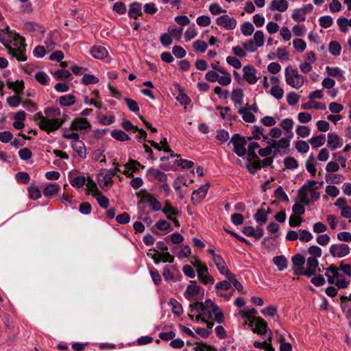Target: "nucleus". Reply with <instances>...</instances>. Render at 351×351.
Here are the masks:
<instances>
[{
  "label": "nucleus",
  "mask_w": 351,
  "mask_h": 351,
  "mask_svg": "<svg viewBox=\"0 0 351 351\" xmlns=\"http://www.w3.org/2000/svg\"><path fill=\"white\" fill-rule=\"evenodd\" d=\"M60 189V186L59 184L56 183H48L45 185L43 192L45 197H49L57 194Z\"/></svg>",
  "instance_id": "nucleus-36"
},
{
  "label": "nucleus",
  "mask_w": 351,
  "mask_h": 351,
  "mask_svg": "<svg viewBox=\"0 0 351 351\" xmlns=\"http://www.w3.org/2000/svg\"><path fill=\"white\" fill-rule=\"evenodd\" d=\"M318 265V260L315 257H308L306 262V268L304 269L303 275L310 277L315 274Z\"/></svg>",
  "instance_id": "nucleus-26"
},
{
  "label": "nucleus",
  "mask_w": 351,
  "mask_h": 351,
  "mask_svg": "<svg viewBox=\"0 0 351 351\" xmlns=\"http://www.w3.org/2000/svg\"><path fill=\"white\" fill-rule=\"evenodd\" d=\"M269 213V208L265 210L264 208H259L254 215L255 220L261 224L265 223L267 220V214Z\"/></svg>",
  "instance_id": "nucleus-43"
},
{
  "label": "nucleus",
  "mask_w": 351,
  "mask_h": 351,
  "mask_svg": "<svg viewBox=\"0 0 351 351\" xmlns=\"http://www.w3.org/2000/svg\"><path fill=\"white\" fill-rule=\"evenodd\" d=\"M256 313H257L256 310L254 308H252L250 309L240 310L239 312V315L241 317L247 319L250 322V321L252 319H254L255 318L254 317L255 316Z\"/></svg>",
  "instance_id": "nucleus-48"
},
{
  "label": "nucleus",
  "mask_w": 351,
  "mask_h": 351,
  "mask_svg": "<svg viewBox=\"0 0 351 351\" xmlns=\"http://www.w3.org/2000/svg\"><path fill=\"white\" fill-rule=\"evenodd\" d=\"M231 142L234 146V152L239 156H243L246 154L245 139L238 134L234 135L231 138Z\"/></svg>",
  "instance_id": "nucleus-14"
},
{
  "label": "nucleus",
  "mask_w": 351,
  "mask_h": 351,
  "mask_svg": "<svg viewBox=\"0 0 351 351\" xmlns=\"http://www.w3.org/2000/svg\"><path fill=\"white\" fill-rule=\"evenodd\" d=\"M8 86L12 89L16 93H20L24 88V82L22 80L8 82Z\"/></svg>",
  "instance_id": "nucleus-53"
},
{
  "label": "nucleus",
  "mask_w": 351,
  "mask_h": 351,
  "mask_svg": "<svg viewBox=\"0 0 351 351\" xmlns=\"http://www.w3.org/2000/svg\"><path fill=\"white\" fill-rule=\"evenodd\" d=\"M111 136L116 140L120 141H126L130 139L129 136L123 131L120 130H114Z\"/></svg>",
  "instance_id": "nucleus-54"
},
{
  "label": "nucleus",
  "mask_w": 351,
  "mask_h": 351,
  "mask_svg": "<svg viewBox=\"0 0 351 351\" xmlns=\"http://www.w3.org/2000/svg\"><path fill=\"white\" fill-rule=\"evenodd\" d=\"M267 146L258 149V154L261 157H269L271 154L276 156L282 153H285L288 150V141L284 139H278V141H266Z\"/></svg>",
  "instance_id": "nucleus-5"
},
{
  "label": "nucleus",
  "mask_w": 351,
  "mask_h": 351,
  "mask_svg": "<svg viewBox=\"0 0 351 351\" xmlns=\"http://www.w3.org/2000/svg\"><path fill=\"white\" fill-rule=\"evenodd\" d=\"M285 77L287 84L293 88H300L304 84V77L291 66H288L285 68Z\"/></svg>",
  "instance_id": "nucleus-7"
},
{
  "label": "nucleus",
  "mask_w": 351,
  "mask_h": 351,
  "mask_svg": "<svg viewBox=\"0 0 351 351\" xmlns=\"http://www.w3.org/2000/svg\"><path fill=\"white\" fill-rule=\"evenodd\" d=\"M326 73L328 76L335 77L338 81L343 82L346 80L344 71L338 66H326Z\"/></svg>",
  "instance_id": "nucleus-23"
},
{
  "label": "nucleus",
  "mask_w": 351,
  "mask_h": 351,
  "mask_svg": "<svg viewBox=\"0 0 351 351\" xmlns=\"http://www.w3.org/2000/svg\"><path fill=\"white\" fill-rule=\"evenodd\" d=\"M329 52L335 56L340 55L341 51V47L337 41H331L328 45Z\"/></svg>",
  "instance_id": "nucleus-52"
},
{
  "label": "nucleus",
  "mask_w": 351,
  "mask_h": 351,
  "mask_svg": "<svg viewBox=\"0 0 351 351\" xmlns=\"http://www.w3.org/2000/svg\"><path fill=\"white\" fill-rule=\"evenodd\" d=\"M293 120L291 118H286L282 119L279 125L281 129L285 132V136L282 137L280 139H285L288 141L287 149L290 147L291 140L293 137Z\"/></svg>",
  "instance_id": "nucleus-12"
},
{
  "label": "nucleus",
  "mask_w": 351,
  "mask_h": 351,
  "mask_svg": "<svg viewBox=\"0 0 351 351\" xmlns=\"http://www.w3.org/2000/svg\"><path fill=\"white\" fill-rule=\"evenodd\" d=\"M140 193H143V197L149 203L153 210L158 211L162 209L160 202L153 197L152 195L147 193L145 190H141Z\"/></svg>",
  "instance_id": "nucleus-27"
},
{
  "label": "nucleus",
  "mask_w": 351,
  "mask_h": 351,
  "mask_svg": "<svg viewBox=\"0 0 351 351\" xmlns=\"http://www.w3.org/2000/svg\"><path fill=\"white\" fill-rule=\"evenodd\" d=\"M127 167H130L131 172L132 174L139 171L140 169H144V165H141L136 160L130 159L127 162Z\"/></svg>",
  "instance_id": "nucleus-62"
},
{
  "label": "nucleus",
  "mask_w": 351,
  "mask_h": 351,
  "mask_svg": "<svg viewBox=\"0 0 351 351\" xmlns=\"http://www.w3.org/2000/svg\"><path fill=\"white\" fill-rule=\"evenodd\" d=\"M45 117L41 112H37L34 116V120L39 128L47 133L58 130L66 121V116L62 118H53L60 116L58 108H47L45 110Z\"/></svg>",
  "instance_id": "nucleus-2"
},
{
  "label": "nucleus",
  "mask_w": 351,
  "mask_h": 351,
  "mask_svg": "<svg viewBox=\"0 0 351 351\" xmlns=\"http://www.w3.org/2000/svg\"><path fill=\"white\" fill-rule=\"evenodd\" d=\"M295 132L299 137L306 138L311 133L310 128L304 125H299L295 129Z\"/></svg>",
  "instance_id": "nucleus-56"
},
{
  "label": "nucleus",
  "mask_w": 351,
  "mask_h": 351,
  "mask_svg": "<svg viewBox=\"0 0 351 351\" xmlns=\"http://www.w3.org/2000/svg\"><path fill=\"white\" fill-rule=\"evenodd\" d=\"M54 48V43L52 42H46V47L44 46H37L34 49V55L36 58H43L45 55Z\"/></svg>",
  "instance_id": "nucleus-30"
},
{
  "label": "nucleus",
  "mask_w": 351,
  "mask_h": 351,
  "mask_svg": "<svg viewBox=\"0 0 351 351\" xmlns=\"http://www.w3.org/2000/svg\"><path fill=\"white\" fill-rule=\"evenodd\" d=\"M99 78L92 74H85L82 78V82L84 84H95L98 83Z\"/></svg>",
  "instance_id": "nucleus-63"
},
{
  "label": "nucleus",
  "mask_w": 351,
  "mask_h": 351,
  "mask_svg": "<svg viewBox=\"0 0 351 351\" xmlns=\"http://www.w3.org/2000/svg\"><path fill=\"white\" fill-rule=\"evenodd\" d=\"M341 145V138L334 132L327 134V146L331 150H335Z\"/></svg>",
  "instance_id": "nucleus-29"
},
{
  "label": "nucleus",
  "mask_w": 351,
  "mask_h": 351,
  "mask_svg": "<svg viewBox=\"0 0 351 351\" xmlns=\"http://www.w3.org/2000/svg\"><path fill=\"white\" fill-rule=\"evenodd\" d=\"M71 147L74 152H75L80 158H85L86 157V149L84 143L82 141L78 140L72 141Z\"/></svg>",
  "instance_id": "nucleus-33"
},
{
  "label": "nucleus",
  "mask_w": 351,
  "mask_h": 351,
  "mask_svg": "<svg viewBox=\"0 0 351 351\" xmlns=\"http://www.w3.org/2000/svg\"><path fill=\"white\" fill-rule=\"evenodd\" d=\"M26 118V113L23 110L16 112L14 115V122L12 123L14 128L21 130L25 127L24 121Z\"/></svg>",
  "instance_id": "nucleus-32"
},
{
  "label": "nucleus",
  "mask_w": 351,
  "mask_h": 351,
  "mask_svg": "<svg viewBox=\"0 0 351 351\" xmlns=\"http://www.w3.org/2000/svg\"><path fill=\"white\" fill-rule=\"evenodd\" d=\"M269 80L271 84L269 93L277 100L281 99L284 97L285 92L283 88L280 86V79L275 75H272L270 77Z\"/></svg>",
  "instance_id": "nucleus-11"
},
{
  "label": "nucleus",
  "mask_w": 351,
  "mask_h": 351,
  "mask_svg": "<svg viewBox=\"0 0 351 351\" xmlns=\"http://www.w3.org/2000/svg\"><path fill=\"white\" fill-rule=\"evenodd\" d=\"M59 101L61 106H70L75 104V97L73 95H65L60 97Z\"/></svg>",
  "instance_id": "nucleus-49"
},
{
  "label": "nucleus",
  "mask_w": 351,
  "mask_h": 351,
  "mask_svg": "<svg viewBox=\"0 0 351 351\" xmlns=\"http://www.w3.org/2000/svg\"><path fill=\"white\" fill-rule=\"evenodd\" d=\"M217 269L221 275L227 276L231 272L228 269L224 259L221 255L214 256L213 259Z\"/></svg>",
  "instance_id": "nucleus-24"
},
{
  "label": "nucleus",
  "mask_w": 351,
  "mask_h": 351,
  "mask_svg": "<svg viewBox=\"0 0 351 351\" xmlns=\"http://www.w3.org/2000/svg\"><path fill=\"white\" fill-rule=\"evenodd\" d=\"M329 252L332 257L343 258L350 254V248L347 244L338 243L331 245Z\"/></svg>",
  "instance_id": "nucleus-10"
},
{
  "label": "nucleus",
  "mask_w": 351,
  "mask_h": 351,
  "mask_svg": "<svg viewBox=\"0 0 351 351\" xmlns=\"http://www.w3.org/2000/svg\"><path fill=\"white\" fill-rule=\"evenodd\" d=\"M194 50L197 53H204L208 48L207 43L201 39L196 40L193 43Z\"/></svg>",
  "instance_id": "nucleus-50"
},
{
  "label": "nucleus",
  "mask_w": 351,
  "mask_h": 351,
  "mask_svg": "<svg viewBox=\"0 0 351 351\" xmlns=\"http://www.w3.org/2000/svg\"><path fill=\"white\" fill-rule=\"evenodd\" d=\"M257 70L251 65H246L243 67V76L244 80L250 84H254L257 82L258 77L256 76Z\"/></svg>",
  "instance_id": "nucleus-15"
},
{
  "label": "nucleus",
  "mask_w": 351,
  "mask_h": 351,
  "mask_svg": "<svg viewBox=\"0 0 351 351\" xmlns=\"http://www.w3.org/2000/svg\"><path fill=\"white\" fill-rule=\"evenodd\" d=\"M251 40L258 48L263 47L265 43L263 32L261 30L256 31L254 34L253 38Z\"/></svg>",
  "instance_id": "nucleus-46"
},
{
  "label": "nucleus",
  "mask_w": 351,
  "mask_h": 351,
  "mask_svg": "<svg viewBox=\"0 0 351 351\" xmlns=\"http://www.w3.org/2000/svg\"><path fill=\"white\" fill-rule=\"evenodd\" d=\"M116 175L115 170L102 169L97 176L98 184L104 191H108L113 184V178Z\"/></svg>",
  "instance_id": "nucleus-8"
},
{
  "label": "nucleus",
  "mask_w": 351,
  "mask_h": 351,
  "mask_svg": "<svg viewBox=\"0 0 351 351\" xmlns=\"http://www.w3.org/2000/svg\"><path fill=\"white\" fill-rule=\"evenodd\" d=\"M201 288L195 283L189 285L184 293V297L188 300H194L196 297L199 294Z\"/></svg>",
  "instance_id": "nucleus-25"
},
{
  "label": "nucleus",
  "mask_w": 351,
  "mask_h": 351,
  "mask_svg": "<svg viewBox=\"0 0 351 351\" xmlns=\"http://www.w3.org/2000/svg\"><path fill=\"white\" fill-rule=\"evenodd\" d=\"M293 263V269L294 274L297 276H302L304 273L303 265L305 263V258L304 256L297 254L291 258Z\"/></svg>",
  "instance_id": "nucleus-17"
},
{
  "label": "nucleus",
  "mask_w": 351,
  "mask_h": 351,
  "mask_svg": "<svg viewBox=\"0 0 351 351\" xmlns=\"http://www.w3.org/2000/svg\"><path fill=\"white\" fill-rule=\"evenodd\" d=\"M326 142V137L324 134H319L316 136H313L310 138L309 143L313 148L316 149L324 145Z\"/></svg>",
  "instance_id": "nucleus-41"
},
{
  "label": "nucleus",
  "mask_w": 351,
  "mask_h": 351,
  "mask_svg": "<svg viewBox=\"0 0 351 351\" xmlns=\"http://www.w3.org/2000/svg\"><path fill=\"white\" fill-rule=\"evenodd\" d=\"M254 159V160L253 161L250 162L247 165L248 171L252 174L255 173L258 169L261 168V160H259L258 158Z\"/></svg>",
  "instance_id": "nucleus-57"
},
{
  "label": "nucleus",
  "mask_w": 351,
  "mask_h": 351,
  "mask_svg": "<svg viewBox=\"0 0 351 351\" xmlns=\"http://www.w3.org/2000/svg\"><path fill=\"white\" fill-rule=\"evenodd\" d=\"M24 29L32 36H34L38 39H40L43 37V35L45 32L43 27L32 22L26 23L24 25Z\"/></svg>",
  "instance_id": "nucleus-16"
},
{
  "label": "nucleus",
  "mask_w": 351,
  "mask_h": 351,
  "mask_svg": "<svg viewBox=\"0 0 351 351\" xmlns=\"http://www.w3.org/2000/svg\"><path fill=\"white\" fill-rule=\"evenodd\" d=\"M35 78L37 82L43 85L48 84L49 77L47 74L43 71H40L36 73Z\"/></svg>",
  "instance_id": "nucleus-64"
},
{
  "label": "nucleus",
  "mask_w": 351,
  "mask_h": 351,
  "mask_svg": "<svg viewBox=\"0 0 351 351\" xmlns=\"http://www.w3.org/2000/svg\"><path fill=\"white\" fill-rule=\"evenodd\" d=\"M29 196L31 199H37L41 197V191L36 185H30L28 187Z\"/></svg>",
  "instance_id": "nucleus-58"
},
{
  "label": "nucleus",
  "mask_w": 351,
  "mask_h": 351,
  "mask_svg": "<svg viewBox=\"0 0 351 351\" xmlns=\"http://www.w3.org/2000/svg\"><path fill=\"white\" fill-rule=\"evenodd\" d=\"M130 17L136 19L142 15V5L140 3L134 2L130 4L128 11Z\"/></svg>",
  "instance_id": "nucleus-38"
},
{
  "label": "nucleus",
  "mask_w": 351,
  "mask_h": 351,
  "mask_svg": "<svg viewBox=\"0 0 351 351\" xmlns=\"http://www.w3.org/2000/svg\"><path fill=\"white\" fill-rule=\"evenodd\" d=\"M85 185L86 186L88 193L91 194L93 196H95L100 192L98 189L97 184L90 178H87Z\"/></svg>",
  "instance_id": "nucleus-47"
},
{
  "label": "nucleus",
  "mask_w": 351,
  "mask_h": 351,
  "mask_svg": "<svg viewBox=\"0 0 351 351\" xmlns=\"http://www.w3.org/2000/svg\"><path fill=\"white\" fill-rule=\"evenodd\" d=\"M216 24L226 30H232L237 27V21L234 17L223 14L217 18Z\"/></svg>",
  "instance_id": "nucleus-13"
},
{
  "label": "nucleus",
  "mask_w": 351,
  "mask_h": 351,
  "mask_svg": "<svg viewBox=\"0 0 351 351\" xmlns=\"http://www.w3.org/2000/svg\"><path fill=\"white\" fill-rule=\"evenodd\" d=\"M195 267L197 270V277L204 285H212L214 283L213 278L209 274L208 267L202 263L196 262Z\"/></svg>",
  "instance_id": "nucleus-9"
},
{
  "label": "nucleus",
  "mask_w": 351,
  "mask_h": 351,
  "mask_svg": "<svg viewBox=\"0 0 351 351\" xmlns=\"http://www.w3.org/2000/svg\"><path fill=\"white\" fill-rule=\"evenodd\" d=\"M250 326L252 327L254 332L263 335L266 333L267 324L266 322L261 317H255L249 323Z\"/></svg>",
  "instance_id": "nucleus-18"
},
{
  "label": "nucleus",
  "mask_w": 351,
  "mask_h": 351,
  "mask_svg": "<svg viewBox=\"0 0 351 351\" xmlns=\"http://www.w3.org/2000/svg\"><path fill=\"white\" fill-rule=\"evenodd\" d=\"M282 134V129L278 127H273L269 130V133L267 134L268 136V139L266 141H278V138H280Z\"/></svg>",
  "instance_id": "nucleus-45"
},
{
  "label": "nucleus",
  "mask_w": 351,
  "mask_h": 351,
  "mask_svg": "<svg viewBox=\"0 0 351 351\" xmlns=\"http://www.w3.org/2000/svg\"><path fill=\"white\" fill-rule=\"evenodd\" d=\"M241 31L245 36H249L253 34L254 27L250 22H245L241 25Z\"/></svg>",
  "instance_id": "nucleus-55"
},
{
  "label": "nucleus",
  "mask_w": 351,
  "mask_h": 351,
  "mask_svg": "<svg viewBox=\"0 0 351 351\" xmlns=\"http://www.w3.org/2000/svg\"><path fill=\"white\" fill-rule=\"evenodd\" d=\"M326 275L328 277V282L335 285L339 289H346L350 283V280L341 274L334 265H331L327 269Z\"/></svg>",
  "instance_id": "nucleus-6"
},
{
  "label": "nucleus",
  "mask_w": 351,
  "mask_h": 351,
  "mask_svg": "<svg viewBox=\"0 0 351 351\" xmlns=\"http://www.w3.org/2000/svg\"><path fill=\"white\" fill-rule=\"evenodd\" d=\"M0 41L8 49V53L17 60H26L23 39L19 34L8 31L7 27L5 31L0 32Z\"/></svg>",
  "instance_id": "nucleus-3"
},
{
  "label": "nucleus",
  "mask_w": 351,
  "mask_h": 351,
  "mask_svg": "<svg viewBox=\"0 0 351 351\" xmlns=\"http://www.w3.org/2000/svg\"><path fill=\"white\" fill-rule=\"evenodd\" d=\"M210 187L208 182L200 186L198 189L194 191L191 195V199L194 203H198L203 199L207 194L208 190Z\"/></svg>",
  "instance_id": "nucleus-21"
},
{
  "label": "nucleus",
  "mask_w": 351,
  "mask_h": 351,
  "mask_svg": "<svg viewBox=\"0 0 351 351\" xmlns=\"http://www.w3.org/2000/svg\"><path fill=\"white\" fill-rule=\"evenodd\" d=\"M197 36V30L195 25L189 26L184 33V38L186 42L191 40Z\"/></svg>",
  "instance_id": "nucleus-51"
},
{
  "label": "nucleus",
  "mask_w": 351,
  "mask_h": 351,
  "mask_svg": "<svg viewBox=\"0 0 351 351\" xmlns=\"http://www.w3.org/2000/svg\"><path fill=\"white\" fill-rule=\"evenodd\" d=\"M316 162L313 156H310L306 161V169L311 176H315L317 172Z\"/></svg>",
  "instance_id": "nucleus-44"
},
{
  "label": "nucleus",
  "mask_w": 351,
  "mask_h": 351,
  "mask_svg": "<svg viewBox=\"0 0 351 351\" xmlns=\"http://www.w3.org/2000/svg\"><path fill=\"white\" fill-rule=\"evenodd\" d=\"M301 108L303 110L315 109L324 110L326 109V105L324 103L317 102L314 101V99H309L308 101L304 103L301 105Z\"/></svg>",
  "instance_id": "nucleus-34"
},
{
  "label": "nucleus",
  "mask_w": 351,
  "mask_h": 351,
  "mask_svg": "<svg viewBox=\"0 0 351 351\" xmlns=\"http://www.w3.org/2000/svg\"><path fill=\"white\" fill-rule=\"evenodd\" d=\"M293 46L298 52H303L306 48L305 41L301 38H295L293 40Z\"/></svg>",
  "instance_id": "nucleus-60"
},
{
  "label": "nucleus",
  "mask_w": 351,
  "mask_h": 351,
  "mask_svg": "<svg viewBox=\"0 0 351 351\" xmlns=\"http://www.w3.org/2000/svg\"><path fill=\"white\" fill-rule=\"evenodd\" d=\"M238 113L241 115L242 119L245 122L254 123L256 120L254 114L246 107L240 108L238 110Z\"/></svg>",
  "instance_id": "nucleus-39"
},
{
  "label": "nucleus",
  "mask_w": 351,
  "mask_h": 351,
  "mask_svg": "<svg viewBox=\"0 0 351 351\" xmlns=\"http://www.w3.org/2000/svg\"><path fill=\"white\" fill-rule=\"evenodd\" d=\"M147 177L150 181L157 180L161 183H165L167 180V176L164 172L154 168L147 170Z\"/></svg>",
  "instance_id": "nucleus-19"
},
{
  "label": "nucleus",
  "mask_w": 351,
  "mask_h": 351,
  "mask_svg": "<svg viewBox=\"0 0 351 351\" xmlns=\"http://www.w3.org/2000/svg\"><path fill=\"white\" fill-rule=\"evenodd\" d=\"M91 54L95 58L104 59L108 56V51L104 47L96 46L92 49Z\"/></svg>",
  "instance_id": "nucleus-40"
},
{
  "label": "nucleus",
  "mask_w": 351,
  "mask_h": 351,
  "mask_svg": "<svg viewBox=\"0 0 351 351\" xmlns=\"http://www.w3.org/2000/svg\"><path fill=\"white\" fill-rule=\"evenodd\" d=\"M230 98L236 107L241 106L243 104V90L241 88H234L232 90Z\"/></svg>",
  "instance_id": "nucleus-28"
},
{
  "label": "nucleus",
  "mask_w": 351,
  "mask_h": 351,
  "mask_svg": "<svg viewBox=\"0 0 351 351\" xmlns=\"http://www.w3.org/2000/svg\"><path fill=\"white\" fill-rule=\"evenodd\" d=\"M317 182L313 180H307L298 191V200L300 203L308 205L316 202L320 197L317 192Z\"/></svg>",
  "instance_id": "nucleus-4"
},
{
  "label": "nucleus",
  "mask_w": 351,
  "mask_h": 351,
  "mask_svg": "<svg viewBox=\"0 0 351 351\" xmlns=\"http://www.w3.org/2000/svg\"><path fill=\"white\" fill-rule=\"evenodd\" d=\"M252 136L249 138V140H261L263 138L264 141H266L268 139V136L264 134V129L258 125L252 127Z\"/></svg>",
  "instance_id": "nucleus-37"
},
{
  "label": "nucleus",
  "mask_w": 351,
  "mask_h": 351,
  "mask_svg": "<svg viewBox=\"0 0 351 351\" xmlns=\"http://www.w3.org/2000/svg\"><path fill=\"white\" fill-rule=\"evenodd\" d=\"M86 178L84 176H77L70 181L71 184L77 189L81 188L86 184Z\"/></svg>",
  "instance_id": "nucleus-59"
},
{
  "label": "nucleus",
  "mask_w": 351,
  "mask_h": 351,
  "mask_svg": "<svg viewBox=\"0 0 351 351\" xmlns=\"http://www.w3.org/2000/svg\"><path fill=\"white\" fill-rule=\"evenodd\" d=\"M97 201L99 205L103 208H107L109 205L108 199L102 195L101 192L93 196Z\"/></svg>",
  "instance_id": "nucleus-61"
},
{
  "label": "nucleus",
  "mask_w": 351,
  "mask_h": 351,
  "mask_svg": "<svg viewBox=\"0 0 351 351\" xmlns=\"http://www.w3.org/2000/svg\"><path fill=\"white\" fill-rule=\"evenodd\" d=\"M273 262L279 271H283L287 267V261L283 255L275 256L273 258Z\"/></svg>",
  "instance_id": "nucleus-42"
},
{
  "label": "nucleus",
  "mask_w": 351,
  "mask_h": 351,
  "mask_svg": "<svg viewBox=\"0 0 351 351\" xmlns=\"http://www.w3.org/2000/svg\"><path fill=\"white\" fill-rule=\"evenodd\" d=\"M217 82L221 86L230 85L232 82L230 73L226 69L217 72Z\"/></svg>",
  "instance_id": "nucleus-31"
},
{
  "label": "nucleus",
  "mask_w": 351,
  "mask_h": 351,
  "mask_svg": "<svg viewBox=\"0 0 351 351\" xmlns=\"http://www.w3.org/2000/svg\"><path fill=\"white\" fill-rule=\"evenodd\" d=\"M289 3L287 0H272L269 5V10L271 12H284L287 10Z\"/></svg>",
  "instance_id": "nucleus-20"
},
{
  "label": "nucleus",
  "mask_w": 351,
  "mask_h": 351,
  "mask_svg": "<svg viewBox=\"0 0 351 351\" xmlns=\"http://www.w3.org/2000/svg\"><path fill=\"white\" fill-rule=\"evenodd\" d=\"M91 127L90 123L85 118L77 117L73 120L71 124L72 130H84L89 129Z\"/></svg>",
  "instance_id": "nucleus-22"
},
{
  "label": "nucleus",
  "mask_w": 351,
  "mask_h": 351,
  "mask_svg": "<svg viewBox=\"0 0 351 351\" xmlns=\"http://www.w3.org/2000/svg\"><path fill=\"white\" fill-rule=\"evenodd\" d=\"M162 210L168 219H172L173 216L178 215L180 214V211L178 208L173 207L169 201H166L165 202V205Z\"/></svg>",
  "instance_id": "nucleus-35"
},
{
  "label": "nucleus",
  "mask_w": 351,
  "mask_h": 351,
  "mask_svg": "<svg viewBox=\"0 0 351 351\" xmlns=\"http://www.w3.org/2000/svg\"><path fill=\"white\" fill-rule=\"evenodd\" d=\"M191 313L189 316L192 320L197 322L202 320L206 323L208 328H212L213 322L210 320L214 315L215 319L221 323L224 320V316L217 305L210 299H207L204 302H195L191 306Z\"/></svg>",
  "instance_id": "nucleus-1"
}]
</instances>
